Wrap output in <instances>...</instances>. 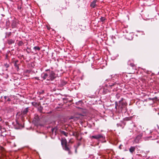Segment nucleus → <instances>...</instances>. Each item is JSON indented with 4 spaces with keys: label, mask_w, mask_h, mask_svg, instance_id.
<instances>
[{
    "label": "nucleus",
    "mask_w": 159,
    "mask_h": 159,
    "mask_svg": "<svg viewBox=\"0 0 159 159\" xmlns=\"http://www.w3.org/2000/svg\"><path fill=\"white\" fill-rule=\"evenodd\" d=\"M70 140H69V142H71V141H70Z\"/></svg>",
    "instance_id": "obj_35"
},
{
    "label": "nucleus",
    "mask_w": 159,
    "mask_h": 159,
    "mask_svg": "<svg viewBox=\"0 0 159 159\" xmlns=\"http://www.w3.org/2000/svg\"><path fill=\"white\" fill-rule=\"evenodd\" d=\"M135 147H131L129 149V151L131 153H133L135 150Z\"/></svg>",
    "instance_id": "obj_12"
},
{
    "label": "nucleus",
    "mask_w": 159,
    "mask_h": 159,
    "mask_svg": "<svg viewBox=\"0 0 159 159\" xmlns=\"http://www.w3.org/2000/svg\"><path fill=\"white\" fill-rule=\"evenodd\" d=\"M42 107H40L39 110H40V112H41V111H42Z\"/></svg>",
    "instance_id": "obj_24"
},
{
    "label": "nucleus",
    "mask_w": 159,
    "mask_h": 159,
    "mask_svg": "<svg viewBox=\"0 0 159 159\" xmlns=\"http://www.w3.org/2000/svg\"><path fill=\"white\" fill-rule=\"evenodd\" d=\"M80 117H82L81 115H78V116H76V118H77V119H80Z\"/></svg>",
    "instance_id": "obj_22"
},
{
    "label": "nucleus",
    "mask_w": 159,
    "mask_h": 159,
    "mask_svg": "<svg viewBox=\"0 0 159 159\" xmlns=\"http://www.w3.org/2000/svg\"><path fill=\"white\" fill-rule=\"evenodd\" d=\"M128 118H127V117L126 118H125L126 120H127V119H128Z\"/></svg>",
    "instance_id": "obj_33"
},
{
    "label": "nucleus",
    "mask_w": 159,
    "mask_h": 159,
    "mask_svg": "<svg viewBox=\"0 0 159 159\" xmlns=\"http://www.w3.org/2000/svg\"><path fill=\"white\" fill-rule=\"evenodd\" d=\"M100 140H101V142H102V140H101V139H100Z\"/></svg>",
    "instance_id": "obj_38"
},
{
    "label": "nucleus",
    "mask_w": 159,
    "mask_h": 159,
    "mask_svg": "<svg viewBox=\"0 0 159 159\" xmlns=\"http://www.w3.org/2000/svg\"><path fill=\"white\" fill-rule=\"evenodd\" d=\"M14 147H16V144L15 143H14Z\"/></svg>",
    "instance_id": "obj_31"
},
{
    "label": "nucleus",
    "mask_w": 159,
    "mask_h": 159,
    "mask_svg": "<svg viewBox=\"0 0 159 159\" xmlns=\"http://www.w3.org/2000/svg\"><path fill=\"white\" fill-rule=\"evenodd\" d=\"M15 42V40L11 39H9L7 40V43L9 44H11L12 43H14Z\"/></svg>",
    "instance_id": "obj_11"
},
{
    "label": "nucleus",
    "mask_w": 159,
    "mask_h": 159,
    "mask_svg": "<svg viewBox=\"0 0 159 159\" xmlns=\"http://www.w3.org/2000/svg\"><path fill=\"white\" fill-rule=\"evenodd\" d=\"M28 107H27L24 109L22 111L21 114L24 116H25L28 112Z\"/></svg>",
    "instance_id": "obj_5"
},
{
    "label": "nucleus",
    "mask_w": 159,
    "mask_h": 159,
    "mask_svg": "<svg viewBox=\"0 0 159 159\" xmlns=\"http://www.w3.org/2000/svg\"><path fill=\"white\" fill-rule=\"evenodd\" d=\"M121 146H122V145L121 144H120V146H119V148L120 149H121Z\"/></svg>",
    "instance_id": "obj_28"
},
{
    "label": "nucleus",
    "mask_w": 159,
    "mask_h": 159,
    "mask_svg": "<svg viewBox=\"0 0 159 159\" xmlns=\"http://www.w3.org/2000/svg\"><path fill=\"white\" fill-rule=\"evenodd\" d=\"M57 76V75L52 71L50 72L48 80H53Z\"/></svg>",
    "instance_id": "obj_3"
},
{
    "label": "nucleus",
    "mask_w": 159,
    "mask_h": 159,
    "mask_svg": "<svg viewBox=\"0 0 159 159\" xmlns=\"http://www.w3.org/2000/svg\"><path fill=\"white\" fill-rule=\"evenodd\" d=\"M134 142L136 143H138L139 142V140H134Z\"/></svg>",
    "instance_id": "obj_25"
},
{
    "label": "nucleus",
    "mask_w": 159,
    "mask_h": 159,
    "mask_svg": "<svg viewBox=\"0 0 159 159\" xmlns=\"http://www.w3.org/2000/svg\"><path fill=\"white\" fill-rule=\"evenodd\" d=\"M157 142L158 143H159V141H157Z\"/></svg>",
    "instance_id": "obj_36"
},
{
    "label": "nucleus",
    "mask_w": 159,
    "mask_h": 159,
    "mask_svg": "<svg viewBox=\"0 0 159 159\" xmlns=\"http://www.w3.org/2000/svg\"><path fill=\"white\" fill-rule=\"evenodd\" d=\"M14 66L17 68V69H19V66L18 65L16 64V62H15L14 63Z\"/></svg>",
    "instance_id": "obj_20"
},
{
    "label": "nucleus",
    "mask_w": 159,
    "mask_h": 159,
    "mask_svg": "<svg viewBox=\"0 0 159 159\" xmlns=\"http://www.w3.org/2000/svg\"><path fill=\"white\" fill-rule=\"evenodd\" d=\"M32 105L34 106H36L37 103L36 102H32Z\"/></svg>",
    "instance_id": "obj_19"
},
{
    "label": "nucleus",
    "mask_w": 159,
    "mask_h": 159,
    "mask_svg": "<svg viewBox=\"0 0 159 159\" xmlns=\"http://www.w3.org/2000/svg\"><path fill=\"white\" fill-rule=\"evenodd\" d=\"M97 0H93L91 3L90 6L92 8H94L96 6H97V5L96 4V2H97Z\"/></svg>",
    "instance_id": "obj_6"
},
{
    "label": "nucleus",
    "mask_w": 159,
    "mask_h": 159,
    "mask_svg": "<svg viewBox=\"0 0 159 159\" xmlns=\"http://www.w3.org/2000/svg\"><path fill=\"white\" fill-rule=\"evenodd\" d=\"M91 138L97 139H105V136L102 134H99L96 135L92 136Z\"/></svg>",
    "instance_id": "obj_4"
},
{
    "label": "nucleus",
    "mask_w": 159,
    "mask_h": 159,
    "mask_svg": "<svg viewBox=\"0 0 159 159\" xmlns=\"http://www.w3.org/2000/svg\"><path fill=\"white\" fill-rule=\"evenodd\" d=\"M127 105L126 102L123 101L122 100H121L119 101V104L118 105H117V106L122 111L123 109L126 107Z\"/></svg>",
    "instance_id": "obj_2"
},
{
    "label": "nucleus",
    "mask_w": 159,
    "mask_h": 159,
    "mask_svg": "<svg viewBox=\"0 0 159 159\" xmlns=\"http://www.w3.org/2000/svg\"><path fill=\"white\" fill-rule=\"evenodd\" d=\"M80 145V143H78L77 144V147L76 148H77V147H78Z\"/></svg>",
    "instance_id": "obj_26"
},
{
    "label": "nucleus",
    "mask_w": 159,
    "mask_h": 159,
    "mask_svg": "<svg viewBox=\"0 0 159 159\" xmlns=\"http://www.w3.org/2000/svg\"><path fill=\"white\" fill-rule=\"evenodd\" d=\"M11 34V32H9L7 33L6 34V36L7 37H9L10 36Z\"/></svg>",
    "instance_id": "obj_17"
},
{
    "label": "nucleus",
    "mask_w": 159,
    "mask_h": 159,
    "mask_svg": "<svg viewBox=\"0 0 159 159\" xmlns=\"http://www.w3.org/2000/svg\"><path fill=\"white\" fill-rule=\"evenodd\" d=\"M116 97L117 98H118V97H119V96L118 95V94H116Z\"/></svg>",
    "instance_id": "obj_29"
},
{
    "label": "nucleus",
    "mask_w": 159,
    "mask_h": 159,
    "mask_svg": "<svg viewBox=\"0 0 159 159\" xmlns=\"http://www.w3.org/2000/svg\"><path fill=\"white\" fill-rule=\"evenodd\" d=\"M130 65L132 67L134 66V64H130Z\"/></svg>",
    "instance_id": "obj_27"
},
{
    "label": "nucleus",
    "mask_w": 159,
    "mask_h": 159,
    "mask_svg": "<svg viewBox=\"0 0 159 159\" xmlns=\"http://www.w3.org/2000/svg\"><path fill=\"white\" fill-rule=\"evenodd\" d=\"M122 159H124V158H122Z\"/></svg>",
    "instance_id": "obj_39"
},
{
    "label": "nucleus",
    "mask_w": 159,
    "mask_h": 159,
    "mask_svg": "<svg viewBox=\"0 0 159 159\" xmlns=\"http://www.w3.org/2000/svg\"><path fill=\"white\" fill-rule=\"evenodd\" d=\"M100 20L102 21H103L105 20V18L104 17H102L100 18Z\"/></svg>",
    "instance_id": "obj_18"
},
{
    "label": "nucleus",
    "mask_w": 159,
    "mask_h": 159,
    "mask_svg": "<svg viewBox=\"0 0 159 159\" xmlns=\"http://www.w3.org/2000/svg\"><path fill=\"white\" fill-rule=\"evenodd\" d=\"M33 49L35 51H39L40 50V48L39 47L35 46L33 48Z\"/></svg>",
    "instance_id": "obj_15"
},
{
    "label": "nucleus",
    "mask_w": 159,
    "mask_h": 159,
    "mask_svg": "<svg viewBox=\"0 0 159 159\" xmlns=\"http://www.w3.org/2000/svg\"><path fill=\"white\" fill-rule=\"evenodd\" d=\"M100 140H101V142H102V140H101V139H100Z\"/></svg>",
    "instance_id": "obj_37"
},
{
    "label": "nucleus",
    "mask_w": 159,
    "mask_h": 159,
    "mask_svg": "<svg viewBox=\"0 0 159 159\" xmlns=\"http://www.w3.org/2000/svg\"><path fill=\"white\" fill-rule=\"evenodd\" d=\"M17 22L16 20H13L12 22L11 25L12 26V28H15L17 26Z\"/></svg>",
    "instance_id": "obj_9"
},
{
    "label": "nucleus",
    "mask_w": 159,
    "mask_h": 159,
    "mask_svg": "<svg viewBox=\"0 0 159 159\" xmlns=\"http://www.w3.org/2000/svg\"><path fill=\"white\" fill-rule=\"evenodd\" d=\"M61 141L63 149L67 151L69 154H70V151L69 147V143H67L66 140H61Z\"/></svg>",
    "instance_id": "obj_1"
},
{
    "label": "nucleus",
    "mask_w": 159,
    "mask_h": 159,
    "mask_svg": "<svg viewBox=\"0 0 159 159\" xmlns=\"http://www.w3.org/2000/svg\"><path fill=\"white\" fill-rule=\"evenodd\" d=\"M60 133L62 135H64L66 137L68 135V133L67 132L62 130L60 131Z\"/></svg>",
    "instance_id": "obj_10"
},
{
    "label": "nucleus",
    "mask_w": 159,
    "mask_h": 159,
    "mask_svg": "<svg viewBox=\"0 0 159 159\" xmlns=\"http://www.w3.org/2000/svg\"><path fill=\"white\" fill-rule=\"evenodd\" d=\"M143 134L142 133H139L136 136V139H140L142 138Z\"/></svg>",
    "instance_id": "obj_8"
},
{
    "label": "nucleus",
    "mask_w": 159,
    "mask_h": 159,
    "mask_svg": "<svg viewBox=\"0 0 159 159\" xmlns=\"http://www.w3.org/2000/svg\"><path fill=\"white\" fill-rule=\"evenodd\" d=\"M117 105L116 104V107H115L116 108V109L117 108Z\"/></svg>",
    "instance_id": "obj_32"
},
{
    "label": "nucleus",
    "mask_w": 159,
    "mask_h": 159,
    "mask_svg": "<svg viewBox=\"0 0 159 159\" xmlns=\"http://www.w3.org/2000/svg\"><path fill=\"white\" fill-rule=\"evenodd\" d=\"M106 142V141L105 140L103 142Z\"/></svg>",
    "instance_id": "obj_34"
},
{
    "label": "nucleus",
    "mask_w": 159,
    "mask_h": 159,
    "mask_svg": "<svg viewBox=\"0 0 159 159\" xmlns=\"http://www.w3.org/2000/svg\"><path fill=\"white\" fill-rule=\"evenodd\" d=\"M57 130V127H54L52 129V131L53 133L54 132L55 134L56 133V131Z\"/></svg>",
    "instance_id": "obj_16"
},
{
    "label": "nucleus",
    "mask_w": 159,
    "mask_h": 159,
    "mask_svg": "<svg viewBox=\"0 0 159 159\" xmlns=\"http://www.w3.org/2000/svg\"><path fill=\"white\" fill-rule=\"evenodd\" d=\"M133 134V131L131 129H129L127 132V135L129 136H131Z\"/></svg>",
    "instance_id": "obj_13"
},
{
    "label": "nucleus",
    "mask_w": 159,
    "mask_h": 159,
    "mask_svg": "<svg viewBox=\"0 0 159 159\" xmlns=\"http://www.w3.org/2000/svg\"><path fill=\"white\" fill-rule=\"evenodd\" d=\"M75 152H77V148H75Z\"/></svg>",
    "instance_id": "obj_30"
},
{
    "label": "nucleus",
    "mask_w": 159,
    "mask_h": 159,
    "mask_svg": "<svg viewBox=\"0 0 159 159\" xmlns=\"http://www.w3.org/2000/svg\"><path fill=\"white\" fill-rule=\"evenodd\" d=\"M5 66L6 68H8L9 67V65L8 64H5Z\"/></svg>",
    "instance_id": "obj_23"
},
{
    "label": "nucleus",
    "mask_w": 159,
    "mask_h": 159,
    "mask_svg": "<svg viewBox=\"0 0 159 159\" xmlns=\"http://www.w3.org/2000/svg\"><path fill=\"white\" fill-rule=\"evenodd\" d=\"M4 98L6 102H10L11 100L10 98L8 96H5Z\"/></svg>",
    "instance_id": "obj_14"
},
{
    "label": "nucleus",
    "mask_w": 159,
    "mask_h": 159,
    "mask_svg": "<svg viewBox=\"0 0 159 159\" xmlns=\"http://www.w3.org/2000/svg\"><path fill=\"white\" fill-rule=\"evenodd\" d=\"M0 149L2 151H3L4 150V148H3L0 145Z\"/></svg>",
    "instance_id": "obj_21"
},
{
    "label": "nucleus",
    "mask_w": 159,
    "mask_h": 159,
    "mask_svg": "<svg viewBox=\"0 0 159 159\" xmlns=\"http://www.w3.org/2000/svg\"><path fill=\"white\" fill-rule=\"evenodd\" d=\"M48 74L46 73H43L41 74V77L43 80L46 79L48 78Z\"/></svg>",
    "instance_id": "obj_7"
}]
</instances>
